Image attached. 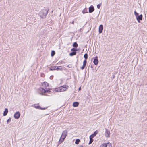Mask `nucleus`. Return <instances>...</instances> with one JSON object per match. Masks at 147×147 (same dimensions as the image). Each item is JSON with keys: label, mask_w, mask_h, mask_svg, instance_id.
Listing matches in <instances>:
<instances>
[{"label": "nucleus", "mask_w": 147, "mask_h": 147, "mask_svg": "<svg viewBox=\"0 0 147 147\" xmlns=\"http://www.w3.org/2000/svg\"><path fill=\"white\" fill-rule=\"evenodd\" d=\"M93 63L94 65H97L98 63V57L96 56L94 59Z\"/></svg>", "instance_id": "obj_9"}, {"label": "nucleus", "mask_w": 147, "mask_h": 147, "mask_svg": "<svg viewBox=\"0 0 147 147\" xmlns=\"http://www.w3.org/2000/svg\"><path fill=\"white\" fill-rule=\"evenodd\" d=\"M11 121V118L9 117L7 121V123L8 124L9 122H10Z\"/></svg>", "instance_id": "obj_27"}, {"label": "nucleus", "mask_w": 147, "mask_h": 147, "mask_svg": "<svg viewBox=\"0 0 147 147\" xmlns=\"http://www.w3.org/2000/svg\"><path fill=\"white\" fill-rule=\"evenodd\" d=\"M77 51V50L76 49H75V48H72L71 49V51H75V52H76Z\"/></svg>", "instance_id": "obj_25"}, {"label": "nucleus", "mask_w": 147, "mask_h": 147, "mask_svg": "<svg viewBox=\"0 0 147 147\" xmlns=\"http://www.w3.org/2000/svg\"><path fill=\"white\" fill-rule=\"evenodd\" d=\"M51 70H57L61 71L63 70L61 66H54L50 69Z\"/></svg>", "instance_id": "obj_5"}, {"label": "nucleus", "mask_w": 147, "mask_h": 147, "mask_svg": "<svg viewBox=\"0 0 147 147\" xmlns=\"http://www.w3.org/2000/svg\"><path fill=\"white\" fill-rule=\"evenodd\" d=\"M8 112V109L6 108L5 109V111H4L3 114V115L4 116H5L7 114Z\"/></svg>", "instance_id": "obj_14"}, {"label": "nucleus", "mask_w": 147, "mask_h": 147, "mask_svg": "<svg viewBox=\"0 0 147 147\" xmlns=\"http://www.w3.org/2000/svg\"><path fill=\"white\" fill-rule=\"evenodd\" d=\"M42 84L43 86H45V88L47 89V87L49 86V84L48 83L45 82H43V83H42Z\"/></svg>", "instance_id": "obj_13"}, {"label": "nucleus", "mask_w": 147, "mask_h": 147, "mask_svg": "<svg viewBox=\"0 0 147 147\" xmlns=\"http://www.w3.org/2000/svg\"><path fill=\"white\" fill-rule=\"evenodd\" d=\"M80 89H81V88H80H80H79V90H80Z\"/></svg>", "instance_id": "obj_33"}, {"label": "nucleus", "mask_w": 147, "mask_h": 147, "mask_svg": "<svg viewBox=\"0 0 147 147\" xmlns=\"http://www.w3.org/2000/svg\"><path fill=\"white\" fill-rule=\"evenodd\" d=\"M94 8L93 6H91L89 8V13H92L94 10Z\"/></svg>", "instance_id": "obj_12"}, {"label": "nucleus", "mask_w": 147, "mask_h": 147, "mask_svg": "<svg viewBox=\"0 0 147 147\" xmlns=\"http://www.w3.org/2000/svg\"><path fill=\"white\" fill-rule=\"evenodd\" d=\"M91 67H92V66H91Z\"/></svg>", "instance_id": "obj_36"}, {"label": "nucleus", "mask_w": 147, "mask_h": 147, "mask_svg": "<svg viewBox=\"0 0 147 147\" xmlns=\"http://www.w3.org/2000/svg\"><path fill=\"white\" fill-rule=\"evenodd\" d=\"M98 131L97 130H96L95 131L92 135H93L94 136H95L96 135L98 134Z\"/></svg>", "instance_id": "obj_22"}, {"label": "nucleus", "mask_w": 147, "mask_h": 147, "mask_svg": "<svg viewBox=\"0 0 147 147\" xmlns=\"http://www.w3.org/2000/svg\"><path fill=\"white\" fill-rule=\"evenodd\" d=\"M67 133V130H64L61 136L59 141V144L61 143L64 140L66 137Z\"/></svg>", "instance_id": "obj_1"}, {"label": "nucleus", "mask_w": 147, "mask_h": 147, "mask_svg": "<svg viewBox=\"0 0 147 147\" xmlns=\"http://www.w3.org/2000/svg\"><path fill=\"white\" fill-rule=\"evenodd\" d=\"M82 12V13H88V12H86V10H85V9H84V10H83Z\"/></svg>", "instance_id": "obj_29"}, {"label": "nucleus", "mask_w": 147, "mask_h": 147, "mask_svg": "<svg viewBox=\"0 0 147 147\" xmlns=\"http://www.w3.org/2000/svg\"><path fill=\"white\" fill-rule=\"evenodd\" d=\"M85 66H84V65H83L81 67V69H82V70H83L84 69L85 67Z\"/></svg>", "instance_id": "obj_30"}, {"label": "nucleus", "mask_w": 147, "mask_h": 147, "mask_svg": "<svg viewBox=\"0 0 147 147\" xmlns=\"http://www.w3.org/2000/svg\"><path fill=\"white\" fill-rule=\"evenodd\" d=\"M73 46L74 47H77L78 46V44L76 42H75L74 43Z\"/></svg>", "instance_id": "obj_18"}, {"label": "nucleus", "mask_w": 147, "mask_h": 147, "mask_svg": "<svg viewBox=\"0 0 147 147\" xmlns=\"http://www.w3.org/2000/svg\"><path fill=\"white\" fill-rule=\"evenodd\" d=\"M103 30V26L102 25H100L99 28V33H101L102 32Z\"/></svg>", "instance_id": "obj_11"}, {"label": "nucleus", "mask_w": 147, "mask_h": 147, "mask_svg": "<svg viewBox=\"0 0 147 147\" xmlns=\"http://www.w3.org/2000/svg\"><path fill=\"white\" fill-rule=\"evenodd\" d=\"M48 13V11L46 9L41 11L39 13L40 16L42 18H45Z\"/></svg>", "instance_id": "obj_3"}, {"label": "nucleus", "mask_w": 147, "mask_h": 147, "mask_svg": "<svg viewBox=\"0 0 147 147\" xmlns=\"http://www.w3.org/2000/svg\"><path fill=\"white\" fill-rule=\"evenodd\" d=\"M20 116V114L18 111L16 112L14 114V117L16 119H18L19 118Z\"/></svg>", "instance_id": "obj_7"}, {"label": "nucleus", "mask_w": 147, "mask_h": 147, "mask_svg": "<svg viewBox=\"0 0 147 147\" xmlns=\"http://www.w3.org/2000/svg\"><path fill=\"white\" fill-rule=\"evenodd\" d=\"M86 63H87L86 61V60H84V61L83 62V65H84V66H85L86 65Z\"/></svg>", "instance_id": "obj_21"}, {"label": "nucleus", "mask_w": 147, "mask_h": 147, "mask_svg": "<svg viewBox=\"0 0 147 147\" xmlns=\"http://www.w3.org/2000/svg\"><path fill=\"white\" fill-rule=\"evenodd\" d=\"M45 109H46V108H42L40 107V108H39V109H40L41 110H45Z\"/></svg>", "instance_id": "obj_31"}, {"label": "nucleus", "mask_w": 147, "mask_h": 147, "mask_svg": "<svg viewBox=\"0 0 147 147\" xmlns=\"http://www.w3.org/2000/svg\"><path fill=\"white\" fill-rule=\"evenodd\" d=\"M61 63H62V64H63L64 63H65V62H64V61H62L61 62Z\"/></svg>", "instance_id": "obj_32"}, {"label": "nucleus", "mask_w": 147, "mask_h": 147, "mask_svg": "<svg viewBox=\"0 0 147 147\" xmlns=\"http://www.w3.org/2000/svg\"><path fill=\"white\" fill-rule=\"evenodd\" d=\"M74 23V22H72V23L73 24V23Z\"/></svg>", "instance_id": "obj_35"}, {"label": "nucleus", "mask_w": 147, "mask_h": 147, "mask_svg": "<svg viewBox=\"0 0 147 147\" xmlns=\"http://www.w3.org/2000/svg\"><path fill=\"white\" fill-rule=\"evenodd\" d=\"M101 5L100 4H98L97 5V7L98 9H99Z\"/></svg>", "instance_id": "obj_28"}, {"label": "nucleus", "mask_w": 147, "mask_h": 147, "mask_svg": "<svg viewBox=\"0 0 147 147\" xmlns=\"http://www.w3.org/2000/svg\"><path fill=\"white\" fill-rule=\"evenodd\" d=\"M33 107L38 109H39V108H40V107L39 106H36L35 105H34V106H33Z\"/></svg>", "instance_id": "obj_23"}, {"label": "nucleus", "mask_w": 147, "mask_h": 147, "mask_svg": "<svg viewBox=\"0 0 147 147\" xmlns=\"http://www.w3.org/2000/svg\"><path fill=\"white\" fill-rule=\"evenodd\" d=\"M68 88V86H63L59 88H56L55 89L56 92H63L66 91Z\"/></svg>", "instance_id": "obj_2"}, {"label": "nucleus", "mask_w": 147, "mask_h": 147, "mask_svg": "<svg viewBox=\"0 0 147 147\" xmlns=\"http://www.w3.org/2000/svg\"><path fill=\"white\" fill-rule=\"evenodd\" d=\"M80 140L79 139H77L76 140L75 143L76 144H78L80 142Z\"/></svg>", "instance_id": "obj_17"}, {"label": "nucleus", "mask_w": 147, "mask_h": 147, "mask_svg": "<svg viewBox=\"0 0 147 147\" xmlns=\"http://www.w3.org/2000/svg\"><path fill=\"white\" fill-rule=\"evenodd\" d=\"M55 53L54 51L53 50L51 52V56L53 57L54 56L55 54Z\"/></svg>", "instance_id": "obj_19"}, {"label": "nucleus", "mask_w": 147, "mask_h": 147, "mask_svg": "<svg viewBox=\"0 0 147 147\" xmlns=\"http://www.w3.org/2000/svg\"><path fill=\"white\" fill-rule=\"evenodd\" d=\"M90 139V140L89 143H88L89 144H91L93 142V139Z\"/></svg>", "instance_id": "obj_24"}, {"label": "nucleus", "mask_w": 147, "mask_h": 147, "mask_svg": "<svg viewBox=\"0 0 147 147\" xmlns=\"http://www.w3.org/2000/svg\"><path fill=\"white\" fill-rule=\"evenodd\" d=\"M134 13L136 18L138 22L140 23V20H142V15L141 14L140 15H139L138 14L136 11L134 12Z\"/></svg>", "instance_id": "obj_4"}, {"label": "nucleus", "mask_w": 147, "mask_h": 147, "mask_svg": "<svg viewBox=\"0 0 147 147\" xmlns=\"http://www.w3.org/2000/svg\"><path fill=\"white\" fill-rule=\"evenodd\" d=\"M76 52L75 51H72L69 54V55L70 56H73L76 55Z\"/></svg>", "instance_id": "obj_16"}, {"label": "nucleus", "mask_w": 147, "mask_h": 147, "mask_svg": "<svg viewBox=\"0 0 147 147\" xmlns=\"http://www.w3.org/2000/svg\"><path fill=\"white\" fill-rule=\"evenodd\" d=\"M84 57L85 59H87L88 58V54L87 53L85 54L84 55Z\"/></svg>", "instance_id": "obj_20"}, {"label": "nucleus", "mask_w": 147, "mask_h": 147, "mask_svg": "<svg viewBox=\"0 0 147 147\" xmlns=\"http://www.w3.org/2000/svg\"><path fill=\"white\" fill-rule=\"evenodd\" d=\"M100 147H112V145L109 143H104L102 144Z\"/></svg>", "instance_id": "obj_6"}, {"label": "nucleus", "mask_w": 147, "mask_h": 147, "mask_svg": "<svg viewBox=\"0 0 147 147\" xmlns=\"http://www.w3.org/2000/svg\"><path fill=\"white\" fill-rule=\"evenodd\" d=\"M40 90L42 93H46V92H50L49 90L45 89L42 88H40Z\"/></svg>", "instance_id": "obj_10"}, {"label": "nucleus", "mask_w": 147, "mask_h": 147, "mask_svg": "<svg viewBox=\"0 0 147 147\" xmlns=\"http://www.w3.org/2000/svg\"><path fill=\"white\" fill-rule=\"evenodd\" d=\"M79 105V103L78 102H75L73 103V105L74 107H77Z\"/></svg>", "instance_id": "obj_15"}, {"label": "nucleus", "mask_w": 147, "mask_h": 147, "mask_svg": "<svg viewBox=\"0 0 147 147\" xmlns=\"http://www.w3.org/2000/svg\"><path fill=\"white\" fill-rule=\"evenodd\" d=\"M94 136L93 135H92H92H90V137H89V138H90V139H93V138L94 137Z\"/></svg>", "instance_id": "obj_26"}, {"label": "nucleus", "mask_w": 147, "mask_h": 147, "mask_svg": "<svg viewBox=\"0 0 147 147\" xmlns=\"http://www.w3.org/2000/svg\"><path fill=\"white\" fill-rule=\"evenodd\" d=\"M105 136L106 137H109L110 136V131L108 130L107 128L105 129Z\"/></svg>", "instance_id": "obj_8"}, {"label": "nucleus", "mask_w": 147, "mask_h": 147, "mask_svg": "<svg viewBox=\"0 0 147 147\" xmlns=\"http://www.w3.org/2000/svg\"><path fill=\"white\" fill-rule=\"evenodd\" d=\"M67 67H69V65H68V66H67Z\"/></svg>", "instance_id": "obj_34"}]
</instances>
